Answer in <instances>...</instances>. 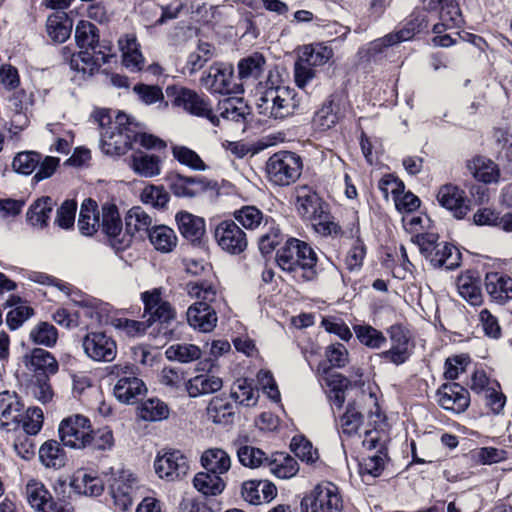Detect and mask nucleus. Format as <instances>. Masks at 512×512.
<instances>
[{"instance_id":"23","label":"nucleus","mask_w":512,"mask_h":512,"mask_svg":"<svg viewBox=\"0 0 512 512\" xmlns=\"http://www.w3.org/2000/svg\"><path fill=\"white\" fill-rule=\"evenodd\" d=\"M209 181L201 176H184L178 173L169 177V187L176 197L193 198L209 188Z\"/></svg>"},{"instance_id":"32","label":"nucleus","mask_w":512,"mask_h":512,"mask_svg":"<svg viewBox=\"0 0 512 512\" xmlns=\"http://www.w3.org/2000/svg\"><path fill=\"white\" fill-rule=\"evenodd\" d=\"M162 161L159 156L142 151L131 156L130 167L139 176L152 178L160 175Z\"/></svg>"},{"instance_id":"29","label":"nucleus","mask_w":512,"mask_h":512,"mask_svg":"<svg viewBox=\"0 0 512 512\" xmlns=\"http://www.w3.org/2000/svg\"><path fill=\"white\" fill-rule=\"evenodd\" d=\"M487 293L497 303L504 304L512 299V278L500 273H487L485 277Z\"/></svg>"},{"instance_id":"27","label":"nucleus","mask_w":512,"mask_h":512,"mask_svg":"<svg viewBox=\"0 0 512 512\" xmlns=\"http://www.w3.org/2000/svg\"><path fill=\"white\" fill-rule=\"evenodd\" d=\"M125 228L134 238L139 236L143 238L144 235L148 237L153 225V217L146 212L141 206H133L130 208L124 218Z\"/></svg>"},{"instance_id":"45","label":"nucleus","mask_w":512,"mask_h":512,"mask_svg":"<svg viewBox=\"0 0 512 512\" xmlns=\"http://www.w3.org/2000/svg\"><path fill=\"white\" fill-rule=\"evenodd\" d=\"M13 306L15 308L9 311L6 316V323L10 329L15 330L33 316L34 310L27 305H22L19 296L10 295L5 302V307Z\"/></svg>"},{"instance_id":"31","label":"nucleus","mask_w":512,"mask_h":512,"mask_svg":"<svg viewBox=\"0 0 512 512\" xmlns=\"http://www.w3.org/2000/svg\"><path fill=\"white\" fill-rule=\"evenodd\" d=\"M77 226L84 236H92L98 230L101 231V218L97 211V203L94 200L89 198L83 201Z\"/></svg>"},{"instance_id":"30","label":"nucleus","mask_w":512,"mask_h":512,"mask_svg":"<svg viewBox=\"0 0 512 512\" xmlns=\"http://www.w3.org/2000/svg\"><path fill=\"white\" fill-rule=\"evenodd\" d=\"M222 387V379L210 373L196 375L185 384L186 391L192 398L215 393Z\"/></svg>"},{"instance_id":"28","label":"nucleus","mask_w":512,"mask_h":512,"mask_svg":"<svg viewBox=\"0 0 512 512\" xmlns=\"http://www.w3.org/2000/svg\"><path fill=\"white\" fill-rule=\"evenodd\" d=\"M412 243L416 245L419 249V252L422 254H432L434 256H462V251L448 243V242H440L436 243V236L434 234H419L412 238Z\"/></svg>"},{"instance_id":"1","label":"nucleus","mask_w":512,"mask_h":512,"mask_svg":"<svg viewBox=\"0 0 512 512\" xmlns=\"http://www.w3.org/2000/svg\"><path fill=\"white\" fill-rule=\"evenodd\" d=\"M94 120L100 128V145L107 155H122L134 143V121L125 113H118L113 119L110 110L94 112Z\"/></svg>"},{"instance_id":"9","label":"nucleus","mask_w":512,"mask_h":512,"mask_svg":"<svg viewBox=\"0 0 512 512\" xmlns=\"http://www.w3.org/2000/svg\"><path fill=\"white\" fill-rule=\"evenodd\" d=\"M390 339V348L378 354L385 362L400 366L404 364L413 352V343L409 331L396 324L387 329Z\"/></svg>"},{"instance_id":"44","label":"nucleus","mask_w":512,"mask_h":512,"mask_svg":"<svg viewBox=\"0 0 512 512\" xmlns=\"http://www.w3.org/2000/svg\"><path fill=\"white\" fill-rule=\"evenodd\" d=\"M267 465L270 472L280 479H290L299 471L297 460L284 453L276 454L273 459L268 458Z\"/></svg>"},{"instance_id":"42","label":"nucleus","mask_w":512,"mask_h":512,"mask_svg":"<svg viewBox=\"0 0 512 512\" xmlns=\"http://www.w3.org/2000/svg\"><path fill=\"white\" fill-rule=\"evenodd\" d=\"M467 168L478 181L483 183L496 182L500 175L497 165L492 160L481 156L469 161Z\"/></svg>"},{"instance_id":"46","label":"nucleus","mask_w":512,"mask_h":512,"mask_svg":"<svg viewBox=\"0 0 512 512\" xmlns=\"http://www.w3.org/2000/svg\"><path fill=\"white\" fill-rule=\"evenodd\" d=\"M459 294L471 305H479L482 302V293L478 279L470 272L462 274L457 279Z\"/></svg>"},{"instance_id":"25","label":"nucleus","mask_w":512,"mask_h":512,"mask_svg":"<svg viewBox=\"0 0 512 512\" xmlns=\"http://www.w3.org/2000/svg\"><path fill=\"white\" fill-rule=\"evenodd\" d=\"M295 193L296 209L303 219L311 220L326 210V205L312 188L299 186L296 188Z\"/></svg>"},{"instance_id":"18","label":"nucleus","mask_w":512,"mask_h":512,"mask_svg":"<svg viewBox=\"0 0 512 512\" xmlns=\"http://www.w3.org/2000/svg\"><path fill=\"white\" fill-rule=\"evenodd\" d=\"M427 8L439 9L440 22L433 26L435 34L443 33L446 29L459 28L464 22L460 7L455 0H430Z\"/></svg>"},{"instance_id":"33","label":"nucleus","mask_w":512,"mask_h":512,"mask_svg":"<svg viewBox=\"0 0 512 512\" xmlns=\"http://www.w3.org/2000/svg\"><path fill=\"white\" fill-rule=\"evenodd\" d=\"M148 239L154 249L162 254L173 252L178 244L176 232L166 225H155L149 233Z\"/></svg>"},{"instance_id":"41","label":"nucleus","mask_w":512,"mask_h":512,"mask_svg":"<svg viewBox=\"0 0 512 512\" xmlns=\"http://www.w3.org/2000/svg\"><path fill=\"white\" fill-rule=\"evenodd\" d=\"M119 46L122 51V63L131 71H139L143 67L144 58L138 49L134 36L126 35L119 39Z\"/></svg>"},{"instance_id":"39","label":"nucleus","mask_w":512,"mask_h":512,"mask_svg":"<svg viewBox=\"0 0 512 512\" xmlns=\"http://www.w3.org/2000/svg\"><path fill=\"white\" fill-rule=\"evenodd\" d=\"M234 414V405L223 395L213 397L207 407L208 418L216 424L232 423Z\"/></svg>"},{"instance_id":"49","label":"nucleus","mask_w":512,"mask_h":512,"mask_svg":"<svg viewBox=\"0 0 512 512\" xmlns=\"http://www.w3.org/2000/svg\"><path fill=\"white\" fill-rule=\"evenodd\" d=\"M171 152L175 160L192 170L205 171L208 168L197 152L187 146L172 145Z\"/></svg>"},{"instance_id":"48","label":"nucleus","mask_w":512,"mask_h":512,"mask_svg":"<svg viewBox=\"0 0 512 512\" xmlns=\"http://www.w3.org/2000/svg\"><path fill=\"white\" fill-rule=\"evenodd\" d=\"M220 116L224 119L241 122L250 114L248 105L240 98L225 99L219 105Z\"/></svg>"},{"instance_id":"12","label":"nucleus","mask_w":512,"mask_h":512,"mask_svg":"<svg viewBox=\"0 0 512 512\" xmlns=\"http://www.w3.org/2000/svg\"><path fill=\"white\" fill-rule=\"evenodd\" d=\"M82 347L85 355L97 362H111L117 355L116 342L105 332L87 333L82 339Z\"/></svg>"},{"instance_id":"35","label":"nucleus","mask_w":512,"mask_h":512,"mask_svg":"<svg viewBox=\"0 0 512 512\" xmlns=\"http://www.w3.org/2000/svg\"><path fill=\"white\" fill-rule=\"evenodd\" d=\"M146 390L144 382L137 376L118 379L113 389L115 397L126 404L133 403Z\"/></svg>"},{"instance_id":"61","label":"nucleus","mask_w":512,"mask_h":512,"mask_svg":"<svg viewBox=\"0 0 512 512\" xmlns=\"http://www.w3.org/2000/svg\"><path fill=\"white\" fill-rule=\"evenodd\" d=\"M235 219L246 229H256L263 221L267 223L262 211L255 206H244L234 212Z\"/></svg>"},{"instance_id":"24","label":"nucleus","mask_w":512,"mask_h":512,"mask_svg":"<svg viewBox=\"0 0 512 512\" xmlns=\"http://www.w3.org/2000/svg\"><path fill=\"white\" fill-rule=\"evenodd\" d=\"M111 50L110 43L105 41L100 43L98 41L90 51H80L77 58H72L71 65L78 71L86 73V67H79L78 60H81L82 63L88 66L89 71L92 72L110 61V58L114 56Z\"/></svg>"},{"instance_id":"47","label":"nucleus","mask_w":512,"mask_h":512,"mask_svg":"<svg viewBox=\"0 0 512 512\" xmlns=\"http://www.w3.org/2000/svg\"><path fill=\"white\" fill-rule=\"evenodd\" d=\"M358 404L359 406L363 405L367 409L368 417L375 425V429L385 425L386 416L380 409L376 393L370 388H368V391H361L358 398Z\"/></svg>"},{"instance_id":"55","label":"nucleus","mask_w":512,"mask_h":512,"mask_svg":"<svg viewBox=\"0 0 512 512\" xmlns=\"http://www.w3.org/2000/svg\"><path fill=\"white\" fill-rule=\"evenodd\" d=\"M357 403H349L346 412L340 418V427L343 434L355 435L363 423V415L356 407Z\"/></svg>"},{"instance_id":"16","label":"nucleus","mask_w":512,"mask_h":512,"mask_svg":"<svg viewBox=\"0 0 512 512\" xmlns=\"http://www.w3.org/2000/svg\"><path fill=\"white\" fill-rule=\"evenodd\" d=\"M137 478L130 471L122 470L110 485V494L114 505L120 511H127L133 504L137 488Z\"/></svg>"},{"instance_id":"15","label":"nucleus","mask_w":512,"mask_h":512,"mask_svg":"<svg viewBox=\"0 0 512 512\" xmlns=\"http://www.w3.org/2000/svg\"><path fill=\"white\" fill-rule=\"evenodd\" d=\"M415 21H417V23L410 21L403 29L395 33H389L382 38L372 41L368 48L369 55L377 57L378 55L385 53V51L391 46L412 39L416 33H419L427 27L424 18L421 20L416 18Z\"/></svg>"},{"instance_id":"8","label":"nucleus","mask_w":512,"mask_h":512,"mask_svg":"<svg viewBox=\"0 0 512 512\" xmlns=\"http://www.w3.org/2000/svg\"><path fill=\"white\" fill-rule=\"evenodd\" d=\"M58 432L65 446L84 449L89 445V434L92 433L91 423L83 415H72L60 422Z\"/></svg>"},{"instance_id":"57","label":"nucleus","mask_w":512,"mask_h":512,"mask_svg":"<svg viewBox=\"0 0 512 512\" xmlns=\"http://www.w3.org/2000/svg\"><path fill=\"white\" fill-rule=\"evenodd\" d=\"M29 364L35 370H41L50 374H55L58 371V363L55 357L42 348L32 350L29 357Z\"/></svg>"},{"instance_id":"20","label":"nucleus","mask_w":512,"mask_h":512,"mask_svg":"<svg viewBox=\"0 0 512 512\" xmlns=\"http://www.w3.org/2000/svg\"><path fill=\"white\" fill-rule=\"evenodd\" d=\"M438 404L454 413L464 412L470 403L468 391L457 383L443 384L437 391Z\"/></svg>"},{"instance_id":"37","label":"nucleus","mask_w":512,"mask_h":512,"mask_svg":"<svg viewBox=\"0 0 512 512\" xmlns=\"http://www.w3.org/2000/svg\"><path fill=\"white\" fill-rule=\"evenodd\" d=\"M193 486L204 497H215L224 491L226 483L221 476L205 470L194 476Z\"/></svg>"},{"instance_id":"56","label":"nucleus","mask_w":512,"mask_h":512,"mask_svg":"<svg viewBox=\"0 0 512 512\" xmlns=\"http://www.w3.org/2000/svg\"><path fill=\"white\" fill-rule=\"evenodd\" d=\"M169 415L168 406L159 399H148L142 403L139 417L145 421H161Z\"/></svg>"},{"instance_id":"40","label":"nucleus","mask_w":512,"mask_h":512,"mask_svg":"<svg viewBox=\"0 0 512 512\" xmlns=\"http://www.w3.org/2000/svg\"><path fill=\"white\" fill-rule=\"evenodd\" d=\"M39 460L46 468L60 469L66 463V453L56 440L44 442L38 451Z\"/></svg>"},{"instance_id":"10","label":"nucleus","mask_w":512,"mask_h":512,"mask_svg":"<svg viewBox=\"0 0 512 512\" xmlns=\"http://www.w3.org/2000/svg\"><path fill=\"white\" fill-rule=\"evenodd\" d=\"M174 105L182 107L186 112L208 119L214 126H219V118L213 114L209 100L196 91L180 87L174 88Z\"/></svg>"},{"instance_id":"62","label":"nucleus","mask_w":512,"mask_h":512,"mask_svg":"<svg viewBox=\"0 0 512 512\" xmlns=\"http://www.w3.org/2000/svg\"><path fill=\"white\" fill-rule=\"evenodd\" d=\"M43 412L38 407L28 408L20 417V427L26 435H36L42 428Z\"/></svg>"},{"instance_id":"36","label":"nucleus","mask_w":512,"mask_h":512,"mask_svg":"<svg viewBox=\"0 0 512 512\" xmlns=\"http://www.w3.org/2000/svg\"><path fill=\"white\" fill-rule=\"evenodd\" d=\"M46 30L53 41L63 43L71 34L72 21L64 11H56L47 18Z\"/></svg>"},{"instance_id":"2","label":"nucleus","mask_w":512,"mask_h":512,"mask_svg":"<svg viewBox=\"0 0 512 512\" xmlns=\"http://www.w3.org/2000/svg\"><path fill=\"white\" fill-rule=\"evenodd\" d=\"M188 294L199 299L187 310V321L195 329L201 332H211L217 324L215 310L209 303L216 299V291L211 285L205 283H188Z\"/></svg>"},{"instance_id":"7","label":"nucleus","mask_w":512,"mask_h":512,"mask_svg":"<svg viewBox=\"0 0 512 512\" xmlns=\"http://www.w3.org/2000/svg\"><path fill=\"white\" fill-rule=\"evenodd\" d=\"M200 84L212 94H240L243 85L234 80V68L231 64L213 63L200 78Z\"/></svg>"},{"instance_id":"4","label":"nucleus","mask_w":512,"mask_h":512,"mask_svg":"<svg viewBox=\"0 0 512 512\" xmlns=\"http://www.w3.org/2000/svg\"><path fill=\"white\" fill-rule=\"evenodd\" d=\"M303 163L296 153L279 151L269 157L266 173L270 182L278 186H288L301 175Z\"/></svg>"},{"instance_id":"50","label":"nucleus","mask_w":512,"mask_h":512,"mask_svg":"<svg viewBox=\"0 0 512 512\" xmlns=\"http://www.w3.org/2000/svg\"><path fill=\"white\" fill-rule=\"evenodd\" d=\"M75 40L82 51H90L99 41L97 27L88 21H79L75 28Z\"/></svg>"},{"instance_id":"38","label":"nucleus","mask_w":512,"mask_h":512,"mask_svg":"<svg viewBox=\"0 0 512 512\" xmlns=\"http://www.w3.org/2000/svg\"><path fill=\"white\" fill-rule=\"evenodd\" d=\"M54 202L51 197H41L35 200L26 213V219L33 227L44 228L52 213Z\"/></svg>"},{"instance_id":"60","label":"nucleus","mask_w":512,"mask_h":512,"mask_svg":"<svg viewBox=\"0 0 512 512\" xmlns=\"http://www.w3.org/2000/svg\"><path fill=\"white\" fill-rule=\"evenodd\" d=\"M257 392L246 379H238L231 388V398L245 406H254L257 403Z\"/></svg>"},{"instance_id":"58","label":"nucleus","mask_w":512,"mask_h":512,"mask_svg":"<svg viewBox=\"0 0 512 512\" xmlns=\"http://www.w3.org/2000/svg\"><path fill=\"white\" fill-rule=\"evenodd\" d=\"M239 462L249 468H258L268 462V456L259 448L242 445L237 449Z\"/></svg>"},{"instance_id":"59","label":"nucleus","mask_w":512,"mask_h":512,"mask_svg":"<svg viewBox=\"0 0 512 512\" xmlns=\"http://www.w3.org/2000/svg\"><path fill=\"white\" fill-rule=\"evenodd\" d=\"M41 159V155L35 151L19 152L13 159L12 167L19 174L30 175L36 170Z\"/></svg>"},{"instance_id":"22","label":"nucleus","mask_w":512,"mask_h":512,"mask_svg":"<svg viewBox=\"0 0 512 512\" xmlns=\"http://www.w3.org/2000/svg\"><path fill=\"white\" fill-rule=\"evenodd\" d=\"M145 313L149 315L146 320L150 326L158 321L160 323H169L175 317V311L170 303L163 301L160 292L155 289L152 292L142 293Z\"/></svg>"},{"instance_id":"6","label":"nucleus","mask_w":512,"mask_h":512,"mask_svg":"<svg viewBox=\"0 0 512 512\" xmlns=\"http://www.w3.org/2000/svg\"><path fill=\"white\" fill-rule=\"evenodd\" d=\"M305 512H343L344 500L339 487L331 481H322L303 498Z\"/></svg>"},{"instance_id":"51","label":"nucleus","mask_w":512,"mask_h":512,"mask_svg":"<svg viewBox=\"0 0 512 512\" xmlns=\"http://www.w3.org/2000/svg\"><path fill=\"white\" fill-rule=\"evenodd\" d=\"M333 56L332 49L322 44L305 46L299 60L316 68L322 66Z\"/></svg>"},{"instance_id":"64","label":"nucleus","mask_w":512,"mask_h":512,"mask_svg":"<svg viewBox=\"0 0 512 512\" xmlns=\"http://www.w3.org/2000/svg\"><path fill=\"white\" fill-rule=\"evenodd\" d=\"M291 449L299 459L308 464L315 463L319 458L317 450L304 437H294L291 441Z\"/></svg>"},{"instance_id":"5","label":"nucleus","mask_w":512,"mask_h":512,"mask_svg":"<svg viewBox=\"0 0 512 512\" xmlns=\"http://www.w3.org/2000/svg\"><path fill=\"white\" fill-rule=\"evenodd\" d=\"M101 233L106 244L115 252H123L133 243V237L126 228H123L118 207L112 203L102 205Z\"/></svg>"},{"instance_id":"3","label":"nucleus","mask_w":512,"mask_h":512,"mask_svg":"<svg viewBox=\"0 0 512 512\" xmlns=\"http://www.w3.org/2000/svg\"><path fill=\"white\" fill-rule=\"evenodd\" d=\"M300 101L294 89L276 86L266 89L257 101L258 113L273 119H284L293 115Z\"/></svg>"},{"instance_id":"53","label":"nucleus","mask_w":512,"mask_h":512,"mask_svg":"<svg viewBox=\"0 0 512 512\" xmlns=\"http://www.w3.org/2000/svg\"><path fill=\"white\" fill-rule=\"evenodd\" d=\"M359 342L371 349H380L386 343L385 335L370 325H355L353 327Z\"/></svg>"},{"instance_id":"52","label":"nucleus","mask_w":512,"mask_h":512,"mask_svg":"<svg viewBox=\"0 0 512 512\" xmlns=\"http://www.w3.org/2000/svg\"><path fill=\"white\" fill-rule=\"evenodd\" d=\"M165 355L169 360L189 363L201 357V350L194 344L176 343L167 348Z\"/></svg>"},{"instance_id":"63","label":"nucleus","mask_w":512,"mask_h":512,"mask_svg":"<svg viewBox=\"0 0 512 512\" xmlns=\"http://www.w3.org/2000/svg\"><path fill=\"white\" fill-rule=\"evenodd\" d=\"M169 198L163 186L148 185L141 192V201L158 209L164 208Z\"/></svg>"},{"instance_id":"21","label":"nucleus","mask_w":512,"mask_h":512,"mask_svg":"<svg viewBox=\"0 0 512 512\" xmlns=\"http://www.w3.org/2000/svg\"><path fill=\"white\" fill-rule=\"evenodd\" d=\"M437 201L443 208L451 211L457 219L464 218L469 211V200L465 196V192L452 184L440 187Z\"/></svg>"},{"instance_id":"19","label":"nucleus","mask_w":512,"mask_h":512,"mask_svg":"<svg viewBox=\"0 0 512 512\" xmlns=\"http://www.w3.org/2000/svg\"><path fill=\"white\" fill-rule=\"evenodd\" d=\"M24 404L15 392L0 393V428L15 431L20 427V417Z\"/></svg>"},{"instance_id":"14","label":"nucleus","mask_w":512,"mask_h":512,"mask_svg":"<svg viewBox=\"0 0 512 512\" xmlns=\"http://www.w3.org/2000/svg\"><path fill=\"white\" fill-rule=\"evenodd\" d=\"M343 104L341 93L334 92L330 94L314 113L312 119L314 129L324 132L335 127L343 116Z\"/></svg>"},{"instance_id":"43","label":"nucleus","mask_w":512,"mask_h":512,"mask_svg":"<svg viewBox=\"0 0 512 512\" xmlns=\"http://www.w3.org/2000/svg\"><path fill=\"white\" fill-rule=\"evenodd\" d=\"M266 60L260 53L242 58L237 65L238 77L242 81L258 80L265 70Z\"/></svg>"},{"instance_id":"13","label":"nucleus","mask_w":512,"mask_h":512,"mask_svg":"<svg viewBox=\"0 0 512 512\" xmlns=\"http://www.w3.org/2000/svg\"><path fill=\"white\" fill-rule=\"evenodd\" d=\"M214 236L220 248L232 255L243 253L248 246L246 233L232 220L220 222Z\"/></svg>"},{"instance_id":"17","label":"nucleus","mask_w":512,"mask_h":512,"mask_svg":"<svg viewBox=\"0 0 512 512\" xmlns=\"http://www.w3.org/2000/svg\"><path fill=\"white\" fill-rule=\"evenodd\" d=\"M181 235L195 247L206 250L205 220L186 211L178 212L175 216Z\"/></svg>"},{"instance_id":"11","label":"nucleus","mask_w":512,"mask_h":512,"mask_svg":"<svg viewBox=\"0 0 512 512\" xmlns=\"http://www.w3.org/2000/svg\"><path fill=\"white\" fill-rule=\"evenodd\" d=\"M155 472L161 479L176 481L189 471L188 457L180 450H167L158 454L154 461Z\"/></svg>"},{"instance_id":"54","label":"nucleus","mask_w":512,"mask_h":512,"mask_svg":"<svg viewBox=\"0 0 512 512\" xmlns=\"http://www.w3.org/2000/svg\"><path fill=\"white\" fill-rule=\"evenodd\" d=\"M30 340L41 346L53 347L58 339V331L48 322H39L30 331Z\"/></svg>"},{"instance_id":"34","label":"nucleus","mask_w":512,"mask_h":512,"mask_svg":"<svg viewBox=\"0 0 512 512\" xmlns=\"http://www.w3.org/2000/svg\"><path fill=\"white\" fill-rule=\"evenodd\" d=\"M201 464L206 471L222 476L231 468V458L223 449L209 448L202 453Z\"/></svg>"},{"instance_id":"26","label":"nucleus","mask_w":512,"mask_h":512,"mask_svg":"<svg viewBox=\"0 0 512 512\" xmlns=\"http://www.w3.org/2000/svg\"><path fill=\"white\" fill-rule=\"evenodd\" d=\"M24 495L29 506L36 512H51L53 497L44 483L29 479L24 488Z\"/></svg>"}]
</instances>
